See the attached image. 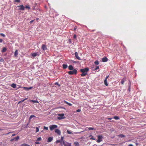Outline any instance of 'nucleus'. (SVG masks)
<instances>
[{
    "mask_svg": "<svg viewBox=\"0 0 146 146\" xmlns=\"http://www.w3.org/2000/svg\"><path fill=\"white\" fill-rule=\"evenodd\" d=\"M89 69L88 68H85L84 69H81L80 71L82 72L81 74L82 76H84L87 75V72L89 71Z\"/></svg>",
    "mask_w": 146,
    "mask_h": 146,
    "instance_id": "nucleus-1",
    "label": "nucleus"
},
{
    "mask_svg": "<svg viewBox=\"0 0 146 146\" xmlns=\"http://www.w3.org/2000/svg\"><path fill=\"white\" fill-rule=\"evenodd\" d=\"M77 70L75 69H74L73 71H69L68 73L70 75L74 74H77Z\"/></svg>",
    "mask_w": 146,
    "mask_h": 146,
    "instance_id": "nucleus-2",
    "label": "nucleus"
},
{
    "mask_svg": "<svg viewBox=\"0 0 146 146\" xmlns=\"http://www.w3.org/2000/svg\"><path fill=\"white\" fill-rule=\"evenodd\" d=\"M57 126L55 125H51L49 126L50 129L51 131H52L54 129L57 128Z\"/></svg>",
    "mask_w": 146,
    "mask_h": 146,
    "instance_id": "nucleus-3",
    "label": "nucleus"
},
{
    "mask_svg": "<svg viewBox=\"0 0 146 146\" xmlns=\"http://www.w3.org/2000/svg\"><path fill=\"white\" fill-rule=\"evenodd\" d=\"M98 139L96 141L98 143H100L102 141V139L103 138L102 135H98Z\"/></svg>",
    "mask_w": 146,
    "mask_h": 146,
    "instance_id": "nucleus-4",
    "label": "nucleus"
},
{
    "mask_svg": "<svg viewBox=\"0 0 146 146\" xmlns=\"http://www.w3.org/2000/svg\"><path fill=\"white\" fill-rule=\"evenodd\" d=\"M63 144L64 146H71V143H69L65 141H63V143L62 145Z\"/></svg>",
    "mask_w": 146,
    "mask_h": 146,
    "instance_id": "nucleus-5",
    "label": "nucleus"
},
{
    "mask_svg": "<svg viewBox=\"0 0 146 146\" xmlns=\"http://www.w3.org/2000/svg\"><path fill=\"white\" fill-rule=\"evenodd\" d=\"M17 7H19V10L24 11L25 10V7L23 5L18 6Z\"/></svg>",
    "mask_w": 146,
    "mask_h": 146,
    "instance_id": "nucleus-6",
    "label": "nucleus"
},
{
    "mask_svg": "<svg viewBox=\"0 0 146 146\" xmlns=\"http://www.w3.org/2000/svg\"><path fill=\"white\" fill-rule=\"evenodd\" d=\"M58 115V116H60V117H58V119H61L64 118V117H63L64 115V114L62 113L61 114H59Z\"/></svg>",
    "mask_w": 146,
    "mask_h": 146,
    "instance_id": "nucleus-7",
    "label": "nucleus"
},
{
    "mask_svg": "<svg viewBox=\"0 0 146 146\" xmlns=\"http://www.w3.org/2000/svg\"><path fill=\"white\" fill-rule=\"evenodd\" d=\"M42 49L44 50H47V47L45 45L42 44Z\"/></svg>",
    "mask_w": 146,
    "mask_h": 146,
    "instance_id": "nucleus-8",
    "label": "nucleus"
},
{
    "mask_svg": "<svg viewBox=\"0 0 146 146\" xmlns=\"http://www.w3.org/2000/svg\"><path fill=\"white\" fill-rule=\"evenodd\" d=\"M55 133H57L58 135H60L61 132L60 130L57 129H56L55 130Z\"/></svg>",
    "mask_w": 146,
    "mask_h": 146,
    "instance_id": "nucleus-9",
    "label": "nucleus"
},
{
    "mask_svg": "<svg viewBox=\"0 0 146 146\" xmlns=\"http://www.w3.org/2000/svg\"><path fill=\"white\" fill-rule=\"evenodd\" d=\"M23 88L25 90H31L33 88V87H30L29 88L24 87Z\"/></svg>",
    "mask_w": 146,
    "mask_h": 146,
    "instance_id": "nucleus-10",
    "label": "nucleus"
},
{
    "mask_svg": "<svg viewBox=\"0 0 146 146\" xmlns=\"http://www.w3.org/2000/svg\"><path fill=\"white\" fill-rule=\"evenodd\" d=\"M53 140V137H50L48 139L47 142H51Z\"/></svg>",
    "mask_w": 146,
    "mask_h": 146,
    "instance_id": "nucleus-11",
    "label": "nucleus"
},
{
    "mask_svg": "<svg viewBox=\"0 0 146 146\" xmlns=\"http://www.w3.org/2000/svg\"><path fill=\"white\" fill-rule=\"evenodd\" d=\"M75 56L76 58L78 60H80V57L78 56V53L77 52H76L75 53Z\"/></svg>",
    "mask_w": 146,
    "mask_h": 146,
    "instance_id": "nucleus-12",
    "label": "nucleus"
},
{
    "mask_svg": "<svg viewBox=\"0 0 146 146\" xmlns=\"http://www.w3.org/2000/svg\"><path fill=\"white\" fill-rule=\"evenodd\" d=\"M18 54V51L17 50L15 51L14 54V56L15 57H17Z\"/></svg>",
    "mask_w": 146,
    "mask_h": 146,
    "instance_id": "nucleus-13",
    "label": "nucleus"
},
{
    "mask_svg": "<svg viewBox=\"0 0 146 146\" xmlns=\"http://www.w3.org/2000/svg\"><path fill=\"white\" fill-rule=\"evenodd\" d=\"M108 60V59L106 57H104L102 58V61L103 62H107Z\"/></svg>",
    "mask_w": 146,
    "mask_h": 146,
    "instance_id": "nucleus-14",
    "label": "nucleus"
},
{
    "mask_svg": "<svg viewBox=\"0 0 146 146\" xmlns=\"http://www.w3.org/2000/svg\"><path fill=\"white\" fill-rule=\"evenodd\" d=\"M68 69L70 70H73L74 68L72 65H70L68 67Z\"/></svg>",
    "mask_w": 146,
    "mask_h": 146,
    "instance_id": "nucleus-15",
    "label": "nucleus"
},
{
    "mask_svg": "<svg viewBox=\"0 0 146 146\" xmlns=\"http://www.w3.org/2000/svg\"><path fill=\"white\" fill-rule=\"evenodd\" d=\"M126 80V78H123L121 80V84H123L124 82Z\"/></svg>",
    "mask_w": 146,
    "mask_h": 146,
    "instance_id": "nucleus-16",
    "label": "nucleus"
},
{
    "mask_svg": "<svg viewBox=\"0 0 146 146\" xmlns=\"http://www.w3.org/2000/svg\"><path fill=\"white\" fill-rule=\"evenodd\" d=\"M7 50V48L5 47H4L3 48L2 50H1L2 52H6Z\"/></svg>",
    "mask_w": 146,
    "mask_h": 146,
    "instance_id": "nucleus-17",
    "label": "nucleus"
},
{
    "mask_svg": "<svg viewBox=\"0 0 146 146\" xmlns=\"http://www.w3.org/2000/svg\"><path fill=\"white\" fill-rule=\"evenodd\" d=\"M64 103H65L68 104V105L69 106H72V104H70V103H69V102H67V101H66L65 100H64Z\"/></svg>",
    "mask_w": 146,
    "mask_h": 146,
    "instance_id": "nucleus-18",
    "label": "nucleus"
},
{
    "mask_svg": "<svg viewBox=\"0 0 146 146\" xmlns=\"http://www.w3.org/2000/svg\"><path fill=\"white\" fill-rule=\"evenodd\" d=\"M88 129L89 130H95L96 129L94 128V127H89L88 128Z\"/></svg>",
    "mask_w": 146,
    "mask_h": 146,
    "instance_id": "nucleus-19",
    "label": "nucleus"
},
{
    "mask_svg": "<svg viewBox=\"0 0 146 146\" xmlns=\"http://www.w3.org/2000/svg\"><path fill=\"white\" fill-rule=\"evenodd\" d=\"M56 143H60V144H61V145H62V141H61L60 140H57L56 142Z\"/></svg>",
    "mask_w": 146,
    "mask_h": 146,
    "instance_id": "nucleus-20",
    "label": "nucleus"
},
{
    "mask_svg": "<svg viewBox=\"0 0 146 146\" xmlns=\"http://www.w3.org/2000/svg\"><path fill=\"white\" fill-rule=\"evenodd\" d=\"M89 137H91L90 139L92 140H95L96 139L94 138V137L92 135H90Z\"/></svg>",
    "mask_w": 146,
    "mask_h": 146,
    "instance_id": "nucleus-21",
    "label": "nucleus"
},
{
    "mask_svg": "<svg viewBox=\"0 0 146 146\" xmlns=\"http://www.w3.org/2000/svg\"><path fill=\"white\" fill-rule=\"evenodd\" d=\"M74 145H75V146H79V143L76 141V142H75L74 143Z\"/></svg>",
    "mask_w": 146,
    "mask_h": 146,
    "instance_id": "nucleus-22",
    "label": "nucleus"
},
{
    "mask_svg": "<svg viewBox=\"0 0 146 146\" xmlns=\"http://www.w3.org/2000/svg\"><path fill=\"white\" fill-rule=\"evenodd\" d=\"M62 67L63 69H66L67 67V65L65 64H63L62 65Z\"/></svg>",
    "mask_w": 146,
    "mask_h": 146,
    "instance_id": "nucleus-23",
    "label": "nucleus"
},
{
    "mask_svg": "<svg viewBox=\"0 0 146 146\" xmlns=\"http://www.w3.org/2000/svg\"><path fill=\"white\" fill-rule=\"evenodd\" d=\"M11 86L13 88H16V85L14 83H13V84H12L11 85Z\"/></svg>",
    "mask_w": 146,
    "mask_h": 146,
    "instance_id": "nucleus-24",
    "label": "nucleus"
},
{
    "mask_svg": "<svg viewBox=\"0 0 146 146\" xmlns=\"http://www.w3.org/2000/svg\"><path fill=\"white\" fill-rule=\"evenodd\" d=\"M113 118H114V119H115L116 120H118V119H119V117L118 116H115L113 117Z\"/></svg>",
    "mask_w": 146,
    "mask_h": 146,
    "instance_id": "nucleus-25",
    "label": "nucleus"
},
{
    "mask_svg": "<svg viewBox=\"0 0 146 146\" xmlns=\"http://www.w3.org/2000/svg\"><path fill=\"white\" fill-rule=\"evenodd\" d=\"M31 55L33 57H35L37 55V53H32L31 54Z\"/></svg>",
    "mask_w": 146,
    "mask_h": 146,
    "instance_id": "nucleus-26",
    "label": "nucleus"
},
{
    "mask_svg": "<svg viewBox=\"0 0 146 146\" xmlns=\"http://www.w3.org/2000/svg\"><path fill=\"white\" fill-rule=\"evenodd\" d=\"M104 84H105V85L106 86H108V83L107 82V80H104Z\"/></svg>",
    "mask_w": 146,
    "mask_h": 146,
    "instance_id": "nucleus-27",
    "label": "nucleus"
},
{
    "mask_svg": "<svg viewBox=\"0 0 146 146\" xmlns=\"http://www.w3.org/2000/svg\"><path fill=\"white\" fill-rule=\"evenodd\" d=\"M30 101H31L33 103H38V101L36 100H30Z\"/></svg>",
    "mask_w": 146,
    "mask_h": 146,
    "instance_id": "nucleus-28",
    "label": "nucleus"
},
{
    "mask_svg": "<svg viewBox=\"0 0 146 146\" xmlns=\"http://www.w3.org/2000/svg\"><path fill=\"white\" fill-rule=\"evenodd\" d=\"M19 138V136H17L16 137L14 138L15 141H16L17 140H18Z\"/></svg>",
    "mask_w": 146,
    "mask_h": 146,
    "instance_id": "nucleus-29",
    "label": "nucleus"
},
{
    "mask_svg": "<svg viewBox=\"0 0 146 146\" xmlns=\"http://www.w3.org/2000/svg\"><path fill=\"white\" fill-rule=\"evenodd\" d=\"M25 7V8L26 9H30V7L29 5H27Z\"/></svg>",
    "mask_w": 146,
    "mask_h": 146,
    "instance_id": "nucleus-30",
    "label": "nucleus"
},
{
    "mask_svg": "<svg viewBox=\"0 0 146 146\" xmlns=\"http://www.w3.org/2000/svg\"><path fill=\"white\" fill-rule=\"evenodd\" d=\"M118 136L121 137H124L125 136L122 134H120L118 135Z\"/></svg>",
    "mask_w": 146,
    "mask_h": 146,
    "instance_id": "nucleus-31",
    "label": "nucleus"
},
{
    "mask_svg": "<svg viewBox=\"0 0 146 146\" xmlns=\"http://www.w3.org/2000/svg\"><path fill=\"white\" fill-rule=\"evenodd\" d=\"M36 117L34 115H31L29 117V119H31L32 118L34 117Z\"/></svg>",
    "mask_w": 146,
    "mask_h": 146,
    "instance_id": "nucleus-32",
    "label": "nucleus"
},
{
    "mask_svg": "<svg viewBox=\"0 0 146 146\" xmlns=\"http://www.w3.org/2000/svg\"><path fill=\"white\" fill-rule=\"evenodd\" d=\"M94 64L96 65H98L99 64V62L98 61H96L94 62Z\"/></svg>",
    "mask_w": 146,
    "mask_h": 146,
    "instance_id": "nucleus-33",
    "label": "nucleus"
},
{
    "mask_svg": "<svg viewBox=\"0 0 146 146\" xmlns=\"http://www.w3.org/2000/svg\"><path fill=\"white\" fill-rule=\"evenodd\" d=\"M27 98H26L24 100H21V101H19V103H21V102H23L24 101H25V100H27Z\"/></svg>",
    "mask_w": 146,
    "mask_h": 146,
    "instance_id": "nucleus-34",
    "label": "nucleus"
},
{
    "mask_svg": "<svg viewBox=\"0 0 146 146\" xmlns=\"http://www.w3.org/2000/svg\"><path fill=\"white\" fill-rule=\"evenodd\" d=\"M64 139V137H61V139H60V141H62V143H63V141Z\"/></svg>",
    "mask_w": 146,
    "mask_h": 146,
    "instance_id": "nucleus-35",
    "label": "nucleus"
},
{
    "mask_svg": "<svg viewBox=\"0 0 146 146\" xmlns=\"http://www.w3.org/2000/svg\"><path fill=\"white\" fill-rule=\"evenodd\" d=\"M41 140V137H38L37 138V141H40Z\"/></svg>",
    "mask_w": 146,
    "mask_h": 146,
    "instance_id": "nucleus-36",
    "label": "nucleus"
},
{
    "mask_svg": "<svg viewBox=\"0 0 146 146\" xmlns=\"http://www.w3.org/2000/svg\"><path fill=\"white\" fill-rule=\"evenodd\" d=\"M36 132H37L39 131V129L38 128V127H36Z\"/></svg>",
    "mask_w": 146,
    "mask_h": 146,
    "instance_id": "nucleus-37",
    "label": "nucleus"
},
{
    "mask_svg": "<svg viewBox=\"0 0 146 146\" xmlns=\"http://www.w3.org/2000/svg\"><path fill=\"white\" fill-rule=\"evenodd\" d=\"M48 127H46V126H44V129H46V130H48Z\"/></svg>",
    "mask_w": 146,
    "mask_h": 146,
    "instance_id": "nucleus-38",
    "label": "nucleus"
},
{
    "mask_svg": "<svg viewBox=\"0 0 146 146\" xmlns=\"http://www.w3.org/2000/svg\"><path fill=\"white\" fill-rule=\"evenodd\" d=\"M20 0H15V2L17 3H19L20 2Z\"/></svg>",
    "mask_w": 146,
    "mask_h": 146,
    "instance_id": "nucleus-39",
    "label": "nucleus"
},
{
    "mask_svg": "<svg viewBox=\"0 0 146 146\" xmlns=\"http://www.w3.org/2000/svg\"><path fill=\"white\" fill-rule=\"evenodd\" d=\"M99 68V66H96V68H95V70H97V69Z\"/></svg>",
    "mask_w": 146,
    "mask_h": 146,
    "instance_id": "nucleus-40",
    "label": "nucleus"
},
{
    "mask_svg": "<svg viewBox=\"0 0 146 146\" xmlns=\"http://www.w3.org/2000/svg\"><path fill=\"white\" fill-rule=\"evenodd\" d=\"M67 132L68 134H71L72 133L70 131L68 130H67Z\"/></svg>",
    "mask_w": 146,
    "mask_h": 146,
    "instance_id": "nucleus-41",
    "label": "nucleus"
},
{
    "mask_svg": "<svg viewBox=\"0 0 146 146\" xmlns=\"http://www.w3.org/2000/svg\"><path fill=\"white\" fill-rule=\"evenodd\" d=\"M0 61L1 62H3L4 61V60L3 58H2L0 60Z\"/></svg>",
    "mask_w": 146,
    "mask_h": 146,
    "instance_id": "nucleus-42",
    "label": "nucleus"
},
{
    "mask_svg": "<svg viewBox=\"0 0 146 146\" xmlns=\"http://www.w3.org/2000/svg\"><path fill=\"white\" fill-rule=\"evenodd\" d=\"M0 35L3 37L5 36V35L3 33H1Z\"/></svg>",
    "mask_w": 146,
    "mask_h": 146,
    "instance_id": "nucleus-43",
    "label": "nucleus"
},
{
    "mask_svg": "<svg viewBox=\"0 0 146 146\" xmlns=\"http://www.w3.org/2000/svg\"><path fill=\"white\" fill-rule=\"evenodd\" d=\"M81 111V110L80 109H78L76 110L77 112H80Z\"/></svg>",
    "mask_w": 146,
    "mask_h": 146,
    "instance_id": "nucleus-44",
    "label": "nucleus"
},
{
    "mask_svg": "<svg viewBox=\"0 0 146 146\" xmlns=\"http://www.w3.org/2000/svg\"><path fill=\"white\" fill-rule=\"evenodd\" d=\"M73 37H74V38H76V35L75 34L74 35Z\"/></svg>",
    "mask_w": 146,
    "mask_h": 146,
    "instance_id": "nucleus-45",
    "label": "nucleus"
},
{
    "mask_svg": "<svg viewBox=\"0 0 146 146\" xmlns=\"http://www.w3.org/2000/svg\"><path fill=\"white\" fill-rule=\"evenodd\" d=\"M109 77V75H108V76H107L105 80H107V79Z\"/></svg>",
    "mask_w": 146,
    "mask_h": 146,
    "instance_id": "nucleus-46",
    "label": "nucleus"
},
{
    "mask_svg": "<svg viewBox=\"0 0 146 146\" xmlns=\"http://www.w3.org/2000/svg\"><path fill=\"white\" fill-rule=\"evenodd\" d=\"M14 140H15V139H14V138H13V139H11L10 140V141H14Z\"/></svg>",
    "mask_w": 146,
    "mask_h": 146,
    "instance_id": "nucleus-47",
    "label": "nucleus"
},
{
    "mask_svg": "<svg viewBox=\"0 0 146 146\" xmlns=\"http://www.w3.org/2000/svg\"><path fill=\"white\" fill-rule=\"evenodd\" d=\"M34 21V20H31L30 21V23H32Z\"/></svg>",
    "mask_w": 146,
    "mask_h": 146,
    "instance_id": "nucleus-48",
    "label": "nucleus"
},
{
    "mask_svg": "<svg viewBox=\"0 0 146 146\" xmlns=\"http://www.w3.org/2000/svg\"><path fill=\"white\" fill-rule=\"evenodd\" d=\"M25 145V146H27V145H28L26 144H23L22 145Z\"/></svg>",
    "mask_w": 146,
    "mask_h": 146,
    "instance_id": "nucleus-49",
    "label": "nucleus"
},
{
    "mask_svg": "<svg viewBox=\"0 0 146 146\" xmlns=\"http://www.w3.org/2000/svg\"><path fill=\"white\" fill-rule=\"evenodd\" d=\"M55 84L56 85H58L60 86L59 85V84L58 82H56Z\"/></svg>",
    "mask_w": 146,
    "mask_h": 146,
    "instance_id": "nucleus-50",
    "label": "nucleus"
},
{
    "mask_svg": "<svg viewBox=\"0 0 146 146\" xmlns=\"http://www.w3.org/2000/svg\"><path fill=\"white\" fill-rule=\"evenodd\" d=\"M3 41V40L2 39H0V43L2 42Z\"/></svg>",
    "mask_w": 146,
    "mask_h": 146,
    "instance_id": "nucleus-51",
    "label": "nucleus"
},
{
    "mask_svg": "<svg viewBox=\"0 0 146 146\" xmlns=\"http://www.w3.org/2000/svg\"><path fill=\"white\" fill-rule=\"evenodd\" d=\"M15 134H13L12 135V136H14L15 135Z\"/></svg>",
    "mask_w": 146,
    "mask_h": 146,
    "instance_id": "nucleus-52",
    "label": "nucleus"
},
{
    "mask_svg": "<svg viewBox=\"0 0 146 146\" xmlns=\"http://www.w3.org/2000/svg\"><path fill=\"white\" fill-rule=\"evenodd\" d=\"M108 119L111 120L112 119V118H109Z\"/></svg>",
    "mask_w": 146,
    "mask_h": 146,
    "instance_id": "nucleus-53",
    "label": "nucleus"
},
{
    "mask_svg": "<svg viewBox=\"0 0 146 146\" xmlns=\"http://www.w3.org/2000/svg\"><path fill=\"white\" fill-rule=\"evenodd\" d=\"M128 146H133L132 144H130Z\"/></svg>",
    "mask_w": 146,
    "mask_h": 146,
    "instance_id": "nucleus-54",
    "label": "nucleus"
},
{
    "mask_svg": "<svg viewBox=\"0 0 146 146\" xmlns=\"http://www.w3.org/2000/svg\"><path fill=\"white\" fill-rule=\"evenodd\" d=\"M10 133V132H9L7 134H6V135H8Z\"/></svg>",
    "mask_w": 146,
    "mask_h": 146,
    "instance_id": "nucleus-55",
    "label": "nucleus"
},
{
    "mask_svg": "<svg viewBox=\"0 0 146 146\" xmlns=\"http://www.w3.org/2000/svg\"><path fill=\"white\" fill-rule=\"evenodd\" d=\"M38 19H38V18H37L36 19V20H37V21H38Z\"/></svg>",
    "mask_w": 146,
    "mask_h": 146,
    "instance_id": "nucleus-56",
    "label": "nucleus"
},
{
    "mask_svg": "<svg viewBox=\"0 0 146 146\" xmlns=\"http://www.w3.org/2000/svg\"><path fill=\"white\" fill-rule=\"evenodd\" d=\"M76 28H75L74 29V30H76Z\"/></svg>",
    "mask_w": 146,
    "mask_h": 146,
    "instance_id": "nucleus-57",
    "label": "nucleus"
},
{
    "mask_svg": "<svg viewBox=\"0 0 146 146\" xmlns=\"http://www.w3.org/2000/svg\"><path fill=\"white\" fill-rule=\"evenodd\" d=\"M36 143L39 144V142H36Z\"/></svg>",
    "mask_w": 146,
    "mask_h": 146,
    "instance_id": "nucleus-58",
    "label": "nucleus"
},
{
    "mask_svg": "<svg viewBox=\"0 0 146 146\" xmlns=\"http://www.w3.org/2000/svg\"><path fill=\"white\" fill-rule=\"evenodd\" d=\"M129 90H130V86H129Z\"/></svg>",
    "mask_w": 146,
    "mask_h": 146,
    "instance_id": "nucleus-59",
    "label": "nucleus"
},
{
    "mask_svg": "<svg viewBox=\"0 0 146 146\" xmlns=\"http://www.w3.org/2000/svg\"><path fill=\"white\" fill-rule=\"evenodd\" d=\"M2 130V129L0 128V131H1Z\"/></svg>",
    "mask_w": 146,
    "mask_h": 146,
    "instance_id": "nucleus-60",
    "label": "nucleus"
},
{
    "mask_svg": "<svg viewBox=\"0 0 146 146\" xmlns=\"http://www.w3.org/2000/svg\"><path fill=\"white\" fill-rule=\"evenodd\" d=\"M33 10H35V8H33Z\"/></svg>",
    "mask_w": 146,
    "mask_h": 146,
    "instance_id": "nucleus-61",
    "label": "nucleus"
},
{
    "mask_svg": "<svg viewBox=\"0 0 146 146\" xmlns=\"http://www.w3.org/2000/svg\"><path fill=\"white\" fill-rule=\"evenodd\" d=\"M83 131H81V132H83Z\"/></svg>",
    "mask_w": 146,
    "mask_h": 146,
    "instance_id": "nucleus-62",
    "label": "nucleus"
}]
</instances>
